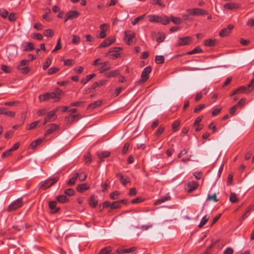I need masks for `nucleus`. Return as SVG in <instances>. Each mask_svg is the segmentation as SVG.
<instances>
[{"label":"nucleus","instance_id":"f257e3e1","mask_svg":"<svg viewBox=\"0 0 254 254\" xmlns=\"http://www.w3.org/2000/svg\"><path fill=\"white\" fill-rule=\"evenodd\" d=\"M68 112L69 115L64 119L65 122L67 124H72L78 121L79 116L77 109L75 108L69 109Z\"/></svg>","mask_w":254,"mask_h":254},{"label":"nucleus","instance_id":"f03ea898","mask_svg":"<svg viewBox=\"0 0 254 254\" xmlns=\"http://www.w3.org/2000/svg\"><path fill=\"white\" fill-rule=\"evenodd\" d=\"M151 70L152 68L151 66H148L145 67L143 69L141 75V79L137 81L136 84H141L146 81L149 78L148 74L150 73Z\"/></svg>","mask_w":254,"mask_h":254},{"label":"nucleus","instance_id":"7ed1b4c3","mask_svg":"<svg viewBox=\"0 0 254 254\" xmlns=\"http://www.w3.org/2000/svg\"><path fill=\"white\" fill-rule=\"evenodd\" d=\"M23 205L22 199L18 198L12 202L8 207L7 210L8 212L15 211L21 207Z\"/></svg>","mask_w":254,"mask_h":254},{"label":"nucleus","instance_id":"20e7f679","mask_svg":"<svg viewBox=\"0 0 254 254\" xmlns=\"http://www.w3.org/2000/svg\"><path fill=\"white\" fill-rule=\"evenodd\" d=\"M58 110L59 108H56L48 112L45 118L44 125H45L47 122H53L56 120L57 118L56 113Z\"/></svg>","mask_w":254,"mask_h":254},{"label":"nucleus","instance_id":"39448f33","mask_svg":"<svg viewBox=\"0 0 254 254\" xmlns=\"http://www.w3.org/2000/svg\"><path fill=\"white\" fill-rule=\"evenodd\" d=\"M50 99H53L55 102L60 100V96L64 94V92L60 89L57 88L54 92H49Z\"/></svg>","mask_w":254,"mask_h":254},{"label":"nucleus","instance_id":"423d86ee","mask_svg":"<svg viewBox=\"0 0 254 254\" xmlns=\"http://www.w3.org/2000/svg\"><path fill=\"white\" fill-rule=\"evenodd\" d=\"M58 181V178L57 177L49 178L45 181L41 185V188L43 190H46Z\"/></svg>","mask_w":254,"mask_h":254},{"label":"nucleus","instance_id":"0eeeda50","mask_svg":"<svg viewBox=\"0 0 254 254\" xmlns=\"http://www.w3.org/2000/svg\"><path fill=\"white\" fill-rule=\"evenodd\" d=\"M251 90H249L248 87H247V86H242L239 88H237L232 93L231 96H234L235 95L240 94V93H248L250 92Z\"/></svg>","mask_w":254,"mask_h":254},{"label":"nucleus","instance_id":"6e6552de","mask_svg":"<svg viewBox=\"0 0 254 254\" xmlns=\"http://www.w3.org/2000/svg\"><path fill=\"white\" fill-rule=\"evenodd\" d=\"M115 39L114 38H107L105 39L99 46L98 48H105L108 47L112 43H114Z\"/></svg>","mask_w":254,"mask_h":254},{"label":"nucleus","instance_id":"1a4fd4ad","mask_svg":"<svg viewBox=\"0 0 254 254\" xmlns=\"http://www.w3.org/2000/svg\"><path fill=\"white\" fill-rule=\"evenodd\" d=\"M234 28V25L229 24L226 28H223L219 32V35L221 37H225L229 34L231 31V30Z\"/></svg>","mask_w":254,"mask_h":254},{"label":"nucleus","instance_id":"9d476101","mask_svg":"<svg viewBox=\"0 0 254 254\" xmlns=\"http://www.w3.org/2000/svg\"><path fill=\"white\" fill-rule=\"evenodd\" d=\"M48 128L46 130V131L45 133V136H48L51 134H52L53 132H54L55 130L58 129L59 126L55 124H52L49 125L47 127Z\"/></svg>","mask_w":254,"mask_h":254},{"label":"nucleus","instance_id":"9b49d317","mask_svg":"<svg viewBox=\"0 0 254 254\" xmlns=\"http://www.w3.org/2000/svg\"><path fill=\"white\" fill-rule=\"evenodd\" d=\"M198 186V183L195 181L189 182L187 185V191L189 193L192 192L197 189Z\"/></svg>","mask_w":254,"mask_h":254},{"label":"nucleus","instance_id":"f8f14e48","mask_svg":"<svg viewBox=\"0 0 254 254\" xmlns=\"http://www.w3.org/2000/svg\"><path fill=\"white\" fill-rule=\"evenodd\" d=\"M79 15V13L75 10H71L69 11L66 14V17L64 20V22H66L68 20H72L76 17Z\"/></svg>","mask_w":254,"mask_h":254},{"label":"nucleus","instance_id":"ddd939ff","mask_svg":"<svg viewBox=\"0 0 254 254\" xmlns=\"http://www.w3.org/2000/svg\"><path fill=\"white\" fill-rule=\"evenodd\" d=\"M116 176L119 178L121 183L125 186L127 183L130 182V179L127 176H124L121 173H117Z\"/></svg>","mask_w":254,"mask_h":254},{"label":"nucleus","instance_id":"4468645a","mask_svg":"<svg viewBox=\"0 0 254 254\" xmlns=\"http://www.w3.org/2000/svg\"><path fill=\"white\" fill-rule=\"evenodd\" d=\"M191 42V38L190 37L180 38L178 40V45L184 46L189 44Z\"/></svg>","mask_w":254,"mask_h":254},{"label":"nucleus","instance_id":"2eb2a0df","mask_svg":"<svg viewBox=\"0 0 254 254\" xmlns=\"http://www.w3.org/2000/svg\"><path fill=\"white\" fill-rule=\"evenodd\" d=\"M83 162L85 165L88 166L92 161V156L89 152L86 153L83 157Z\"/></svg>","mask_w":254,"mask_h":254},{"label":"nucleus","instance_id":"dca6fc26","mask_svg":"<svg viewBox=\"0 0 254 254\" xmlns=\"http://www.w3.org/2000/svg\"><path fill=\"white\" fill-rule=\"evenodd\" d=\"M191 14L192 15H203L207 14V11L204 9L199 8H193L191 10Z\"/></svg>","mask_w":254,"mask_h":254},{"label":"nucleus","instance_id":"f3484780","mask_svg":"<svg viewBox=\"0 0 254 254\" xmlns=\"http://www.w3.org/2000/svg\"><path fill=\"white\" fill-rule=\"evenodd\" d=\"M125 41L127 42L128 45H130L132 42V39L134 37V34L128 33L126 31L125 32Z\"/></svg>","mask_w":254,"mask_h":254},{"label":"nucleus","instance_id":"a211bd4d","mask_svg":"<svg viewBox=\"0 0 254 254\" xmlns=\"http://www.w3.org/2000/svg\"><path fill=\"white\" fill-rule=\"evenodd\" d=\"M98 199L94 195H92L89 200V204L92 207H96L98 204Z\"/></svg>","mask_w":254,"mask_h":254},{"label":"nucleus","instance_id":"6ab92c4d","mask_svg":"<svg viewBox=\"0 0 254 254\" xmlns=\"http://www.w3.org/2000/svg\"><path fill=\"white\" fill-rule=\"evenodd\" d=\"M239 7L240 5L239 4L232 2L225 3L224 5L225 8L229 10H233L238 8Z\"/></svg>","mask_w":254,"mask_h":254},{"label":"nucleus","instance_id":"aec40b11","mask_svg":"<svg viewBox=\"0 0 254 254\" xmlns=\"http://www.w3.org/2000/svg\"><path fill=\"white\" fill-rule=\"evenodd\" d=\"M170 19L166 15L159 16L158 23H161L163 25H167L170 23Z\"/></svg>","mask_w":254,"mask_h":254},{"label":"nucleus","instance_id":"412c9836","mask_svg":"<svg viewBox=\"0 0 254 254\" xmlns=\"http://www.w3.org/2000/svg\"><path fill=\"white\" fill-rule=\"evenodd\" d=\"M56 205L57 202L56 201H51L49 203V208L51 209L53 213L57 212L59 210V208L56 207Z\"/></svg>","mask_w":254,"mask_h":254},{"label":"nucleus","instance_id":"4be33fe9","mask_svg":"<svg viewBox=\"0 0 254 254\" xmlns=\"http://www.w3.org/2000/svg\"><path fill=\"white\" fill-rule=\"evenodd\" d=\"M40 102H43L44 101L50 99L49 92H47L43 94H41L38 97Z\"/></svg>","mask_w":254,"mask_h":254},{"label":"nucleus","instance_id":"5701e85b","mask_svg":"<svg viewBox=\"0 0 254 254\" xmlns=\"http://www.w3.org/2000/svg\"><path fill=\"white\" fill-rule=\"evenodd\" d=\"M119 74H120V71L119 70H112L109 72L106 73L105 76L107 78H111V77H116Z\"/></svg>","mask_w":254,"mask_h":254},{"label":"nucleus","instance_id":"b1692460","mask_svg":"<svg viewBox=\"0 0 254 254\" xmlns=\"http://www.w3.org/2000/svg\"><path fill=\"white\" fill-rule=\"evenodd\" d=\"M101 104L102 101L100 100H98L89 104L87 106V108L88 109H95L101 106Z\"/></svg>","mask_w":254,"mask_h":254},{"label":"nucleus","instance_id":"393cba45","mask_svg":"<svg viewBox=\"0 0 254 254\" xmlns=\"http://www.w3.org/2000/svg\"><path fill=\"white\" fill-rule=\"evenodd\" d=\"M96 76V74L95 73H93L91 74H89L88 75H86V77L85 78L82 79V80L80 81V83L85 84H86L89 80H90L92 78Z\"/></svg>","mask_w":254,"mask_h":254},{"label":"nucleus","instance_id":"a878e982","mask_svg":"<svg viewBox=\"0 0 254 254\" xmlns=\"http://www.w3.org/2000/svg\"><path fill=\"white\" fill-rule=\"evenodd\" d=\"M43 140V139L42 138H38L37 139H36L35 140L31 142L30 146L32 148L35 149L38 145H39L42 142Z\"/></svg>","mask_w":254,"mask_h":254},{"label":"nucleus","instance_id":"bb28decb","mask_svg":"<svg viewBox=\"0 0 254 254\" xmlns=\"http://www.w3.org/2000/svg\"><path fill=\"white\" fill-rule=\"evenodd\" d=\"M79 174L76 172L74 174L73 177L67 182V184L69 186L73 185L75 184L76 180L78 177Z\"/></svg>","mask_w":254,"mask_h":254},{"label":"nucleus","instance_id":"cd10ccee","mask_svg":"<svg viewBox=\"0 0 254 254\" xmlns=\"http://www.w3.org/2000/svg\"><path fill=\"white\" fill-rule=\"evenodd\" d=\"M29 61V60H23L21 61L19 64L17 66V69H19L23 67L26 66L28 65Z\"/></svg>","mask_w":254,"mask_h":254},{"label":"nucleus","instance_id":"c85d7f7f","mask_svg":"<svg viewBox=\"0 0 254 254\" xmlns=\"http://www.w3.org/2000/svg\"><path fill=\"white\" fill-rule=\"evenodd\" d=\"M112 250L111 247L109 246L101 249L98 254H109Z\"/></svg>","mask_w":254,"mask_h":254},{"label":"nucleus","instance_id":"c756f323","mask_svg":"<svg viewBox=\"0 0 254 254\" xmlns=\"http://www.w3.org/2000/svg\"><path fill=\"white\" fill-rule=\"evenodd\" d=\"M57 200L62 203L67 202L68 199L64 195H58L57 197Z\"/></svg>","mask_w":254,"mask_h":254},{"label":"nucleus","instance_id":"7c9ffc66","mask_svg":"<svg viewBox=\"0 0 254 254\" xmlns=\"http://www.w3.org/2000/svg\"><path fill=\"white\" fill-rule=\"evenodd\" d=\"M170 198L171 197L170 196H165L160 199H157V201L155 202V204L157 205L158 204L162 203L167 200H170Z\"/></svg>","mask_w":254,"mask_h":254},{"label":"nucleus","instance_id":"2f4dec72","mask_svg":"<svg viewBox=\"0 0 254 254\" xmlns=\"http://www.w3.org/2000/svg\"><path fill=\"white\" fill-rule=\"evenodd\" d=\"M204 45L208 47H213L215 45V40L209 39L204 41Z\"/></svg>","mask_w":254,"mask_h":254},{"label":"nucleus","instance_id":"473e14b6","mask_svg":"<svg viewBox=\"0 0 254 254\" xmlns=\"http://www.w3.org/2000/svg\"><path fill=\"white\" fill-rule=\"evenodd\" d=\"M209 220V217H208L206 215H204L201 219L200 222L198 225L199 228L202 227Z\"/></svg>","mask_w":254,"mask_h":254},{"label":"nucleus","instance_id":"72a5a7b5","mask_svg":"<svg viewBox=\"0 0 254 254\" xmlns=\"http://www.w3.org/2000/svg\"><path fill=\"white\" fill-rule=\"evenodd\" d=\"M97 155L100 158L102 159L109 157L110 155V152L108 151H104L98 153Z\"/></svg>","mask_w":254,"mask_h":254},{"label":"nucleus","instance_id":"f704fd0d","mask_svg":"<svg viewBox=\"0 0 254 254\" xmlns=\"http://www.w3.org/2000/svg\"><path fill=\"white\" fill-rule=\"evenodd\" d=\"M52 60V57H49L47 59L46 62L44 64L43 66V69L44 70H46L49 67V66L51 64Z\"/></svg>","mask_w":254,"mask_h":254},{"label":"nucleus","instance_id":"c9c22d12","mask_svg":"<svg viewBox=\"0 0 254 254\" xmlns=\"http://www.w3.org/2000/svg\"><path fill=\"white\" fill-rule=\"evenodd\" d=\"M90 187V185L88 183L80 184V193L88 190Z\"/></svg>","mask_w":254,"mask_h":254},{"label":"nucleus","instance_id":"e433bc0d","mask_svg":"<svg viewBox=\"0 0 254 254\" xmlns=\"http://www.w3.org/2000/svg\"><path fill=\"white\" fill-rule=\"evenodd\" d=\"M202 53V50L199 47H196L192 50L187 53L188 55H192L196 53Z\"/></svg>","mask_w":254,"mask_h":254},{"label":"nucleus","instance_id":"4c0bfd02","mask_svg":"<svg viewBox=\"0 0 254 254\" xmlns=\"http://www.w3.org/2000/svg\"><path fill=\"white\" fill-rule=\"evenodd\" d=\"M105 81L104 80H100L98 81L95 82L92 87V89H95L96 88L98 87H100L104 84H105Z\"/></svg>","mask_w":254,"mask_h":254},{"label":"nucleus","instance_id":"58836bf2","mask_svg":"<svg viewBox=\"0 0 254 254\" xmlns=\"http://www.w3.org/2000/svg\"><path fill=\"white\" fill-rule=\"evenodd\" d=\"M155 62L157 64H162L164 62V57L163 56H156Z\"/></svg>","mask_w":254,"mask_h":254},{"label":"nucleus","instance_id":"ea45409f","mask_svg":"<svg viewBox=\"0 0 254 254\" xmlns=\"http://www.w3.org/2000/svg\"><path fill=\"white\" fill-rule=\"evenodd\" d=\"M150 2L152 4L158 5L161 7H165V4L161 0H151Z\"/></svg>","mask_w":254,"mask_h":254},{"label":"nucleus","instance_id":"a19ab883","mask_svg":"<svg viewBox=\"0 0 254 254\" xmlns=\"http://www.w3.org/2000/svg\"><path fill=\"white\" fill-rule=\"evenodd\" d=\"M149 21L152 22H157L158 23L159 16L155 15H150L148 16Z\"/></svg>","mask_w":254,"mask_h":254},{"label":"nucleus","instance_id":"79ce46f5","mask_svg":"<svg viewBox=\"0 0 254 254\" xmlns=\"http://www.w3.org/2000/svg\"><path fill=\"white\" fill-rule=\"evenodd\" d=\"M238 200L237 195L234 192H231L230 196V201L232 203H235Z\"/></svg>","mask_w":254,"mask_h":254},{"label":"nucleus","instance_id":"37998d69","mask_svg":"<svg viewBox=\"0 0 254 254\" xmlns=\"http://www.w3.org/2000/svg\"><path fill=\"white\" fill-rule=\"evenodd\" d=\"M40 123V121L33 122L31 123L29 126L27 127V129L31 130L35 128Z\"/></svg>","mask_w":254,"mask_h":254},{"label":"nucleus","instance_id":"c03bdc74","mask_svg":"<svg viewBox=\"0 0 254 254\" xmlns=\"http://www.w3.org/2000/svg\"><path fill=\"white\" fill-rule=\"evenodd\" d=\"M170 18H171V21L175 24H177V25H179V24H181L182 23V20L179 18H178V17H174L173 16H170Z\"/></svg>","mask_w":254,"mask_h":254},{"label":"nucleus","instance_id":"a18cd8bd","mask_svg":"<svg viewBox=\"0 0 254 254\" xmlns=\"http://www.w3.org/2000/svg\"><path fill=\"white\" fill-rule=\"evenodd\" d=\"M158 37H157L156 38V41L158 42V43H161L165 39V34L163 33H158Z\"/></svg>","mask_w":254,"mask_h":254},{"label":"nucleus","instance_id":"49530a36","mask_svg":"<svg viewBox=\"0 0 254 254\" xmlns=\"http://www.w3.org/2000/svg\"><path fill=\"white\" fill-rule=\"evenodd\" d=\"M34 46L33 44L29 42L27 44L26 46H25V48L24 49V51H31L33 50H34Z\"/></svg>","mask_w":254,"mask_h":254},{"label":"nucleus","instance_id":"de8ad7c7","mask_svg":"<svg viewBox=\"0 0 254 254\" xmlns=\"http://www.w3.org/2000/svg\"><path fill=\"white\" fill-rule=\"evenodd\" d=\"M145 14H143L140 16L135 18L132 22L131 24L133 25L136 24L140 20H142L144 18Z\"/></svg>","mask_w":254,"mask_h":254},{"label":"nucleus","instance_id":"09e8293b","mask_svg":"<svg viewBox=\"0 0 254 254\" xmlns=\"http://www.w3.org/2000/svg\"><path fill=\"white\" fill-rule=\"evenodd\" d=\"M213 200L214 202H217L218 200L216 197V194L214 193L213 195L208 194L206 199L207 201Z\"/></svg>","mask_w":254,"mask_h":254},{"label":"nucleus","instance_id":"8fccbe9b","mask_svg":"<svg viewBox=\"0 0 254 254\" xmlns=\"http://www.w3.org/2000/svg\"><path fill=\"white\" fill-rule=\"evenodd\" d=\"M180 125V122L178 120L175 121L172 124V129L173 131H176L178 129V127H179Z\"/></svg>","mask_w":254,"mask_h":254},{"label":"nucleus","instance_id":"3c124183","mask_svg":"<svg viewBox=\"0 0 254 254\" xmlns=\"http://www.w3.org/2000/svg\"><path fill=\"white\" fill-rule=\"evenodd\" d=\"M120 201H116L111 203V209H115L121 207Z\"/></svg>","mask_w":254,"mask_h":254},{"label":"nucleus","instance_id":"603ef678","mask_svg":"<svg viewBox=\"0 0 254 254\" xmlns=\"http://www.w3.org/2000/svg\"><path fill=\"white\" fill-rule=\"evenodd\" d=\"M0 15L3 18H5L8 16V13L6 10L3 8H0Z\"/></svg>","mask_w":254,"mask_h":254},{"label":"nucleus","instance_id":"864d4df0","mask_svg":"<svg viewBox=\"0 0 254 254\" xmlns=\"http://www.w3.org/2000/svg\"><path fill=\"white\" fill-rule=\"evenodd\" d=\"M165 129V126L163 125H161L159 126L156 134L157 136L160 135L164 131Z\"/></svg>","mask_w":254,"mask_h":254},{"label":"nucleus","instance_id":"5fc2aeb1","mask_svg":"<svg viewBox=\"0 0 254 254\" xmlns=\"http://www.w3.org/2000/svg\"><path fill=\"white\" fill-rule=\"evenodd\" d=\"M119 194L120 193L118 191H113L110 193V197L111 199L113 200L117 199Z\"/></svg>","mask_w":254,"mask_h":254},{"label":"nucleus","instance_id":"6e6d98bb","mask_svg":"<svg viewBox=\"0 0 254 254\" xmlns=\"http://www.w3.org/2000/svg\"><path fill=\"white\" fill-rule=\"evenodd\" d=\"M12 152V151H11V150L10 149H8L7 150L5 151L2 154L1 158H4L5 157H7L9 156L11 154Z\"/></svg>","mask_w":254,"mask_h":254},{"label":"nucleus","instance_id":"4d7b16f0","mask_svg":"<svg viewBox=\"0 0 254 254\" xmlns=\"http://www.w3.org/2000/svg\"><path fill=\"white\" fill-rule=\"evenodd\" d=\"M64 193L68 196H72L74 193V190L72 189H66L64 190Z\"/></svg>","mask_w":254,"mask_h":254},{"label":"nucleus","instance_id":"13d9d810","mask_svg":"<svg viewBox=\"0 0 254 254\" xmlns=\"http://www.w3.org/2000/svg\"><path fill=\"white\" fill-rule=\"evenodd\" d=\"M246 100V99L245 98H241L240 99V100L238 102L237 104L236 105H237V107H240L241 108L243 107L245 104Z\"/></svg>","mask_w":254,"mask_h":254},{"label":"nucleus","instance_id":"bf43d9fd","mask_svg":"<svg viewBox=\"0 0 254 254\" xmlns=\"http://www.w3.org/2000/svg\"><path fill=\"white\" fill-rule=\"evenodd\" d=\"M137 194V191L135 188L130 189L128 195L130 196H135Z\"/></svg>","mask_w":254,"mask_h":254},{"label":"nucleus","instance_id":"052dcab7","mask_svg":"<svg viewBox=\"0 0 254 254\" xmlns=\"http://www.w3.org/2000/svg\"><path fill=\"white\" fill-rule=\"evenodd\" d=\"M18 70L23 74H26L30 71L29 67L27 66L23 67Z\"/></svg>","mask_w":254,"mask_h":254},{"label":"nucleus","instance_id":"680f3d73","mask_svg":"<svg viewBox=\"0 0 254 254\" xmlns=\"http://www.w3.org/2000/svg\"><path fill=\"white\" fill-rule=\"evenodd\" d=\"M205 107L204 104H200L198 106H197L194 109V113H197L202 109H203Z\"/></svg>","mask_w":254,"mask_h":254},{"label":"nucleus","instance_id":"e2e57ef3","mask_svg":"<svg viewBox=\"0 0 254 254\" xmlns=\"http://www.w3.org/2000/svg\"><path fill=\"white\" fill-rule=\"evenodd\" d=\"M83 38H85L86 41L87 42H92L94 40V38L91 35L88 34L83 36Z\"/></svg>","mask_w":254,"mask_h":254},{"label":"nucleus","instance_id":"0e129e2a","mask_svg":"<svg viewBox=\"0 0 254 254\" xmlns=\"http://www.w3.org/2000/svg\"><path fill=\"white\" fill-rule=\"evenodd\" d=\"M122 49L120 47H112L111 48L109 51V53H118L119 51L122 50Z\"/></svg>","mask_w":254,"mask_h":254},{"label":"nucleus","instance_id":"69168bd1","mask_svg":"<svg viewBox=\"0 0 254 254\" xmlns=\"http://www.w3.org/2000/svg\"><path fill=\"white\" fill-rule=\"evenodd\" d=\"M59 69L57 67H50L48 69V73L49 74H54V73H56V72H57L59 70Z\"/></svg>","mask_w":254,"mask_h":254},{"label":"nucleus","instance_id":"338daca9","mask_svg":"<svg viewBox=\"0 0 254 254\" xmlns=\"http://www.w3.org/2000/svg\"><path fill=\"white\" fill-rule=\"evenodd\" d=\"M247 87H248L249 89L252 88L251 90H253L254 89V77L252 79L251 82L247 85Z\"/></svg>","mask_w":254,"mask_h":254},{"label":"nucleus","instance_id":"774afa93","mask_svg":"<svg viewBox=\"0 0 254 254\" xmlns=\"http://www.w3.org/2000/svg\"><path fill=\"white\" fill-rule=\"evenodd\" d=\"M234 252L232 248H227L223 252V254H233Z\"/></svg>","mask_w":254,"mask_h":254}]
</instances>
